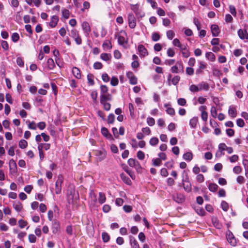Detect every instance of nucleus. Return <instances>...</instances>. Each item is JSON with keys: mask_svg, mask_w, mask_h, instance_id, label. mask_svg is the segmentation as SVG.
<instances>
[{"mask_svg": "<svg viewBox=\"0 0 248 248\" xmlns=\"http://www.w3.org/2000/svg\"><path fill=\"white\" fill-rule=\"evenodd\" d=\"M171 72L173 73H179L184 72V66L181 61L177 62L176 64L171 68Z\"/></svg>", "mask_w": 248, "mask_h": 248, "instance_id": "1", "label": "nucleus"}, {"mask_svg": "<svg viewBox=\"0 0 248 248\" xmlns=\"http://www.w3.org/2000/svg\"><path fill=\"white\" fill-rule=\"evenodd\" d=\"M226 236L228 242L231 246H235L236 245V239L232 232L228 230L226 232Z\"/></svg>", "mask_w": 248, "mask_h": 248, "instance_id": "2", "label": "nucleus"}, {"mask_svg": "<svg viewBox=\"0 0 248 248\" xmlns=\"http://www.w3.org/2000/svg\"><path fill=\"white\" fill-rule=\"evenodd\" d=\"M128 25L131 29H134L136 26L135 17L132 13H129L128 15Z\"/></svg>", "mask_w": 248, "mask_h": 248, "instance_id": "3", "label": "nucleus"}, {"mask_svg": "<svg viewBox=\"0 0 248 248\" xmlns=\"http://www.w3.org/2000/svg\"><path fill=\"white\" fill-rule=\"evenodd\" d=\"M94 155L97 156V160L101 161L106 157V152L105 151L95 150L94 151Z\"/></svg>", "mask_w": 248, "mask_h": 248, "instance_id": "4", "label": "nucleus"}, {"mask_svg": "<svg viewBox=\"0 0 248 248\" xmlns=\"http://www.w3.org/2000/svg\"><path fill=\"white\" fill-rule=\"evenodd\" d=\"M206 108L205 106H202L199 108L200 110L201 111L202 119L204 122H206L208 118V113L206 111Z\"/></svg>", "mask_w": 248, "mask_h": 248, "instance_id": "5", "label": "nucleus"}, {"mask_svg": "<svg viewBox=\"0 0 248 248\" xmlns=\"http://www.w3.org/2000/svg\"><path fill=\"white\" fill-rule=\"evenodd\" d=\"M82 29L84 33L88 36L90 32L91 31V27L89 23L87 21H84L81 25Z\"/></svg>", "mask_w": 248, "mask_h": 248, "instance_id": "6", "label": "nucleus"}, {"mask_svg": "<svg viewBox=\"0 0 248 248\" xmlns=\"http://www.w3.org/2000/svg\"><path fill=\"white\" fill-rule=\"evenodd\" d=\"M138 50L141 57H144L148 55L147 49L143 45H139L138 47Z\"/></svg>", "mask_w": 248, "mask_h": 248, "instance_id": "7", "label": "nucleus"}, {"mask_svg": "<svg viewBox=\"0 0 248 248\" xmlns=\"http://www.w3.org/2000/svg\"><path fill=\"white\" fill-rule=\"evenodd\" d=\"M62 181V178L59 176L55 183V193L56 194H59L61 192V185Z\"/></svg>", "mask_w": 248, "mask_h": 248, "instance_id": "8", "label": "nucleus"}, {"mask_svg": "<svg viewBox=\"0 0 248 248\" xmlns=\"http://www.w3.org/2000/svg\"><path fill=\"white\" fill-rule=\"evenodd\" d=\"M9 168L11 173L12 174H15L17 171V166L16 162L11 159L9 161Z\"/></svg>", "mask_w": 248, "mask_h": 248, "instance_id": "9", "label": "nucleus"}, {"mask_svg": "<svg viewBox=\"0 0 248 248\" xmlns=\"http://www.w3.org/2000/svg\"><path fill=\"white\" fill-rule=\"evenodd\" d=\"M60 229L59 221L56 219L53 221L52 223V230L53 233H57Z\"/></svg>", "mask_w": 248, "mask_h": 248, "instance_id": "10", "label": "nucleus"}, {"mask_svg": "<svg viewBox=\"0 0 248 248\" xmlns=\"http://www.w3.org/2000/svg\"><path fill=\"white\" fill-rule=\"evenodd\" d=\"M100 103H103L104 102L107 101H111L112 99V96L111 94L107 93L103 94H100Z\"/></svg>", "mask_w": 248, "mask_h": 248, "instance_id": "11", "label": "nucleus"}, {"mask_svg": "<svg viewBox=\"0 0 248 248\" xmlns=\"http://www.w3.org/2000/svg\"><path fill=\"white\" fill-rule=\"evenodd\" d=\"M211 30L212 31V35L214 37H217L220 33V30L217 25L213 24L211 26Z\"/></svg>", "mask_w": 248, "mask_h": 248, "instance_id": "12", "label": "nucleus"}, {"mask_svg": "<svg viewBox=\"0 0 248 248\" xmlns=\"http://www.w3.org/2000/svg\"><path fill=\"white\" fill-rule=\"evenodd\" d=\"M199 66L198 68L196 71V74L200 75L202 73V70L205 69L206 67V64L202 61L199 62Z\"/></svg>", "mask_w": 248, "mask_h": 248, "instance_id": "13", "label": "nucleus"}, {"mask_svg": "<svg viewBox=\"0 0 248 248\" xmlns=\"http://www.w3.org/2000/svg\"><path fill=\"white\" fill-rule=\"evenodd\" d=\"M59 21V17L57 16H51L50 21L49 23V25L51 28H54L57 25Z\"/></svg>", "mask_w": 248, "mask_h": 248, "instance_id": "14", "label": "nucleus"}, {"mask_svg": "<svg viewBox=\"0 0 248 248\" xmlns=\"http://www.w3.org/2000/svg\"><path fill=\"white\" fill-rule=\"evenodd\" d=\"M228 113L232 118H235L237 116V110L235 107L231 106L229 107Z\"/></svg>", "mask_w": 248, "mask_h": 248, "instance_id": "15", "label": "nucleus"}, {"mask_svg": "<svg viewBox=\"0 0 248 248\" xmlns=\"http://www.w3.org/2000/svg\"><path fill=\"white\" fill-rule=\"evenodd\" d=\"M183 181L186 183V184L183 183V187L185 190L187 192H190L191 191V185L188 178H186V180H183Z\"/></svg>", "mask_w": 248, "mask_h": 248, "instance_id": "16", "label": "nucleus"}, {"mask_svg": "<svg viewBox=\"0 0 248 248\" xmlns=\"http://www.w3.org/2000/svg\"><path fill=\"white\" fill-rule=\"evenodd\" d=\"M238 35L241 39H248V33L246 30L243 31L242 29H239L238 31Z\"/></svg>", "mask_w": 248, "mask_h": 248, "instance_id": "17", "label": "nucleus"}, {"mask_svg": "<svg viewBox=\"0 0 248 248\" xmlns=\"http://www.w3.org/2000/svg\"><path fill=\"white\" fill-rule=\"evenodd\" d=\"M122 166L123 169L130 176L132 179H133L135 177L134 172L132 170H129L128 167L126 165L123 164Z\"/></svg>", "mask_w": 248, "mask_h": 248, "instance_id": "18", "label": "nucleus"}, {"mask_svg": "<svg viewBox=\"0 0 248 248\" xmlns=\"http://www.w3.org/2000/svg\"><path fill=\"white\" fill-rule=\"evenodd\" d=\"M120 177L121 179L123 180V181L127 184V185H131L132 184L131 180L129 179V178L124 173H122L120 174Z\"/></svg>", "mask_w": 248, "mask_h": 248, "instance_id": "19", "label": "nucleus"}, {"mask_svg": "<svg viewBox=\"0 0 248 248\" xmlns=\"http://www.w3.org/2000/svg\"><path fill=\"white\" fill-rule=\"evenodd\" d=\"M73 75L78 79L81 78V73L79 69L77 67H73L72 69Z\"/></svg>", "mask_w": 248, "mask_h": 248, "instance_id": "20", "label": "nucleus"}, {"mask_svg": "<svg viewBox=\"0 0 248 248\" xmlns=\"http://www.w3.org/2000/svg\"><path fill=\"white\" fill-rule=\"evenodd\" d=\"M198 86H199L200 91H201V90L208 91L209 89V85L206 82H204V81L202 82L198 85Z\"/></svg>", "mask_w": 248, "mask_h": 248, "instance_id": "21", "label": "nucleus"}, {"mask_svg": "<svg viewBox=\"0 0 248 248\" xmlns=\"http://www.w3.org/2000/svg\"><path fill=\"white\" fill-rule=\"evenodd\" d=\"M131 248H140L138 241L133 237H130Z\"/></svg>", "mask_w": 248, "mask_h": 248, "instance_id": "22", "label": "nucleus"}, {"mask_svg": "<svg viewBox=\"0 0 248 248\" xmlns=\"http://www.w3.org/2000/svg\"><path fill=\"white\" fill-rule=\"evenodd\" d=\"M90 198L91 199V202L93 204H95L97 202L96 195L95 194L93 190H91L90 193Z\"/></svg>", "mask_w": 248, "mask_h": 248, "instance_id": "23", "label": "nucleus"}, {"mask_svg": "<svg viewBox=\"0 0 248 248\" xmlns=\"http://www.w3.org/2000/svg\"><path fill=\"white\" fill-rule=\"evenodd\" d=\"M212 223L215 227L217 229H220L222 227L221 224L219 222L218 219L216 217L213 218L212 219Z\"/></svg>", "mask_w": 248, "mask_h": 248, "instance_id": "24", "label": "nucleus"}, {"mask_svg": "<svg viewBox=\"0 0 248 248\" xmlns=\"http://www.w3.org/2000/svg\"><path fill=\"white\" fill-rule=\"evenodd\" d=\"M106 201V195L103 192L99 193L98 202L100 204H103Z\"/></svg>", "mask_w": 248, "mask_h": 248, "instance_id": "25", "label": "nucleus"}, {"mask_svg": "<svg viewBox=\"0 0 248 248\" xmlns=\"http://www.w3.org/2000/svg\"><path fill=\"white\" fill-rule=\"evenodd\" d=\"M101 134L107 138H110L112 137L111 135L109 133L108 130L106 127H102L101 129Z\"/></svg>", "mask_w": 248, "mask_h": 248, "instance_id": "26", "label": "nucleus"}, {"mask_svg": "<svg viewBox=\"0 0 248 248\" xmlns=\"http://www.w3.org/2000/svg\"><path fill=\"white\" fill-rule=\"evenodd\" d=\"M13 207L17 212H20L23 208V205L21 202H14Z\"/></svg>", "mask_w": 248, "mask_h": 248, "instance_id": "27", "label": "nucleus"}, {"mask_svg": "<svg viewBox=\"0 0 248 248\" xmlns=\"http://www.w3.org/2000/svg\"><path fill=\"white\" fill-rule=\"evenodd\" d=\"M198 122V118L197 117H194L190 119L189 122V124L192 128H195L197 126Z\"/></svg>", "mask_w": 248, "mask_h": 248, "instance_id": "28", "label": "nucleus"}, {"mask_svg": "<svg viewBox=\"0 0 248 248\" xmlns=\"http://www.w3.org/2000/svg\"><path fill=\"white\" fill-rule=\"evenodd\" d=\"M218 186L215 183H210L208 186L209 190L213 192H216L218 189Z\"/></svg>", "mask_w": 248, "mask_h": 248, "instance_id": "29", "label": "nucleus"}, {"mask_svg": "<svg viewBox=\"0 0 248 248\" xmlns=\"http://www.w3.org/2000/svg\"><path fill=\"white\" fill-rule=\"evenodd\" d=\"M183 158L188 161H190L193 158V154L191 152H186L183 155Z\"/></svg>", "mask_w": 248, "mask_h": 248, "instance_id": "30", "label": "nucleus"}, {"mask_svg": "<svg viewBox=\"0 0 248 248\" xmlns=\"http://www.w3.org/2000/svg\"><path fill=\"white\" fill-rule=\"evenodd\" d=\"M205 57L208 60L212 62L214 61L216 59L215 55L211 52H206L205 54Z\"/></svg>", "mask_w": 248, "mask_h": 248, "instance_id": "31", "label": "nucleus"}, {"mask_svg": "<svg viewBox=\"0 0 248 248\" xmlns=\"http://www.w3.org/2000/svg\"><path fill=\"white\" fill-rule=\"evenodd\" d=\"M47 66L49 69H53L55 66L54 62L51 58H49L47 61Z\"/></svg>", "mask_w": 248, "mask_h": 248, "instance_id": "32", "label": "nucleus"}, {"mask_svg": "<svg viewBox=\"0 0 248 248\" xmlns=\"http://www.w3.org/2000/svg\"><path fill=\"white\" fill-rule=\"evenodd\" d=\"M102 47L104 49H109L112 48V46L110 41H105L102 44Z\"/></svg>", "mask_w": 248, "mask_h": 248, "instance_id": "33", "label": "nucleus"}, {"mask_svg": "<svg viewBox=\"0 0 248 248\" xmlns=\"http://www.w3.org/2000/svg\"><path fill=\"white\" fill-rule=\"evenodd\" d=\"M102 238L104 243H107L109 240L110 236L107 232H103L102 233Z\"/></svg>", "mask_w": 248, "mask_h": 248, "instance_id": "34", "label": "nucleus"}, {"mask_svg": "<svg viewBox=\"0 0 248 248\" xmlns=\"http://www.w3.org/2000/svg\"><path fill=\"white\" fill-rule=\"evenodd\" d=\"M111 58V54H108V53H104L100 55V58L105 61H108Z\"/></svg>", "mask_w": 248, "mask_h": 248, "instance_id": "35", "label": "nucleus"}, {"mask_svg": "<svg viewBox=\"0 0 248 248\" xmlns=\"http://www.w3.org/2000/svg\"><path fill=\"white\" fill-rule=\"evenodd\" d=\"M159 142V140L156 137L152 138L149 141V143L151 145L155 146Z\"/></svg>", "mask_w": 248, "mask_h": 248, "instance_id": "36", "label": "nucleus"}, {"mask_svg": "<svg viewBox=\"0 0 248 248\" xmlns=\"http://www.w3.org/2000/svg\"><path fill=\"white\" fill-rule=\"evenodd\" d=\"M115 121V115L113 113H110L108 116L107 122L108 124H112Z\"/></svg>", "mask_w": 248, "mask_h": 248, "instance_id": "37", "label": "nucleus"}, {"mask_svg": "<svg viewBox=\"0 0 248 248\" xmlns=\"http://www.w3.org/2000/svg\"><path fill=\"white\" fill-rule=\"evenodd\" d=\"M19 147L21 149H25L28 145V142L25 140H21L19 141Z\"/></svg>", "mask_w": 248, "mask_h": 248, "instance_id": "38", "label": "nucleus"}, {"mask_svg": "<svg viewBox=\"0 0 248 248\" xmlns=\"http://www.w3.org/2000/svg\"><path fill=\"white\" fill-rule=\"evenodd\" d=\"M118 42L120 45L124 46V44L127 43V41L124 36L119 35L118 37Z\"/></svg>", "mask_w": 248, "mask_h": 248, "instance_id": "39", "label": "nucleus"}, {"mask_svg": "<svg viewBox=\"0 0 248 248\" xmlns=\"http://www.w3.org/2000/svg\"><path fill=\"white\" fill-rule=\"evenodd\" d=\"M0 44L4 51H8L9 50V45L7 41L1 40Z\"/></svg>", "mask_w": 248, "mask_h": 248, "instance_id": "40", "label": "nucleus"}, {"mask_svg": "<svg viewBox=\"0 0 248 248\" xmlns=\"http://www.w3.org/2000/svg\"><path fill=\"white\" fill-rule=\"evenodd\" d=\"M152 161H153V165L154 166H159L162 164V161H161L160 158H159L153 159Z\"/></svg>", "mask_w": 248, "mask_h": 248, "instance_id": "41", "label": "nucleus"}, {"mask_svg": "<svg viewBox=\"0 0 248 248\" xmlns=\"http://www.w3.org/2000/svg\"><path fill=\"white\" fill-rule=\"evenodd\" d=\"M11 38L12 41L14 43H16L19 40V35L18 33L14 32L12 34Z\"/></svg>", "mask_w": 248, "mask_h": 248, "instance_id": "42", "label": "nucleus"}, {"mask_svg": "<svg viewBox=\"0 0 248 248\" xmlns=\"http://www.w3.org/2000/svg\"><path fill=\"white\" fill-rule=\"evenodd\" d=\"M160 38V36L158 32H154L152 35V39L154 42L158 41Z\"/></svg>", "mask_w": 248, "mask_h": 248, "instance_id": "43", "label": "nucleus"}, {"mask_svg": "<svg viewBox=\"0 0 248 248\" xmlns=\"http://www.w3.org/2000/svg\"><path fill=\"white\" fill-rule=\"evenodd\" d=\"M62 15L65 19H68L69 17L70 12L68 9H64L62 11Z\"/></svg>", "mask_w": 248, "mask_h": 248, "instance_id": "44", "label": "nucleus"}, {"mask_svg": "<svg viewBox=\"0 0 248 248\" xmlns=\"http://www.w3.org/2000/svg\"><path fill=\"white\" fill-rule=\"evenodd\" d=\"M93 75L92 74H88L87 75L88 83L91 86H93L94 84V82L93 78Z\"/></svg>", "mask_w": 248, "mask_h": 248, "instance_id": "45", "label": "nucleus"}, {"mask_svg": "<svg viewBox=\"0 0 248 248\" xmlns=\"http://www.w3.org/2000/svg\"><path fill=\"white\" fill-rule=\"evenodd\" d=\"M101 94H103L105 93H108V89L106 85H102L100 86Z\"/></svg>", "mask_w": 248, "mask_h": 248, "instance_id": "46", "label": "nucleus"}, {"mask_svg": "<svg viewBox=\"0 0 248 248\" xmlns=\"http://www.w3.org/2000/svg\"><path fill=\"white\" fill-rule=\"evenodd\" d=\"M189 90L191 92H199V88L198 86H196L195 85L192 84L190 85L189 87Z\"/></svg>", "mask_w": 248, "mask_h": 248, "instance_id": "47", "label": "nucleus"}, {"mask_svg": "<svg viewBox=\"0 0 248 248\" xmlns=\"http://www.w3.org/2000/svg\"><path fill=\"white\" fill-rule=\"evenodd\" d=\"M119 83V80L117 77H113L110 80V84L113 86H117Z\"/></svg>", "mask_w": 248, "mask_h": 248, "instance_id": "48", "label": "nucleus"}, {"mask_svg": "<svg viewBox=\"0 0 248 248\" xmlns=\"http://www.w3.org/2000/svg\"><path fill=\"white\" fill-rule=\"evenodd\" d=\"M78 35L79 33L78 31L75 29H73L72 30H71L70 33L69 34L70 36L72 37L73 38H75Z\"/></svg>", "mask_w": 248, "mask_h": 248, "instance_id": "49", "label": "nucleus"}, {"mask_svg": "<svg viewBox=\"0 0 248 248\" xmlns=\"http://www.w3.org/2000/svg\"><path fill=\"white\" fill-rule=\"evenodd\" d=\"M137 156L139 159L142 160L145 157L144 153L142 151H139L137 153Z\"/></svg>", "mask_w": 248, "mask_h": 248, "instance_id": "50", "label": "nucleus"}, {"mask_svg": "<svg viewBox=\"0 0 248 248\" xmlns=\"http://www.w3.org/2000/svg\"><path fill=\"white\" fill-rule=\"evenodd\" d=\"M175 33L172 30H169L167 31V36L168 38L170 40H172V38L174 37Z\"/></svg>", "mask_w": 248, "mask_h": 248, "instance_id": "51", "label": "nucleus"}, {"mask_svg": "<svg viewBox=\"0 0 248 248\" xmlns=\"http://www.w3.org/2000/svg\"><path fill=\"white\" fill-rule=\"evenodd\" d=\"M221 206L222 210L224 211H227L229 209V204L225 201H222L221 202Z\"/></svg>", "mask_w": 248, "mask_h": 248, "instance_id": "52", "label": "nucleus"}, {"mask_svg": "<svg viewBox=\"0 0 248 248\" xmlns=\"http://www.w3.org/2000/svg\"><path fill=\"white\" fill-rule=\"evenodd\" d=\"M18 223L19 227L21 229L24 228L28 224L27 221L23 219L19 220Z\"/></svg>", "mask_w": 248, "mask_h": 248, "instance_id": "53", "label": "nucleus"}, {"mask_svg": "<svg viewBox=\"0 0 248 248\" xmlns=\"http://www.w3.org/2000/svg\"><path fill=\"white\" fill-rule=\"evenodd\" d=\"M180 80V77L179 76H175L171 80V82L174 85H176Z\"/></svg>", "mask_w": 248, "mask_h": 248, "instance_id": "54", "label": "nucleus"}, {"mask_svg": "<svg viewBox=\"0 0 248 248\" xmlns=\"http://www.w3.org/2000/svg\"><path fill=\"white\" fill-rule=\"evenodd\" d=\"M97 92L96 91H93L91 93V97L94 103H95L97 98Z\"/></svg>", "mask_w": 248, "mask_h": 248, "instance_id": "55", "label": "nucleus"}, {"mask_svg": "<svg viewBox=\"0 0 248 248\" xmlns=\"http://www.w3.org/2000/svg\"><path fill=\"white\" fill-rule=\"evenodd\" d=\"M196 180L200 183L203 182L204 181V176L202 174H198L196 177Z\"/></svg>", "mask_w": 248, "mask_h": 248, "instance_id": "56", "label": "nucleus"}, {"mask_svg": "<svg viewBox=\"0 0 248 248\" xmlns=\"http://www.w3.org/2000/svg\"><path fill=\"white\" fill-rule=\"evenodd\" d=\"M103 105L104 109L106 111H108L110 110L111 108V105L110 103H108L107 102H104L103 103H101Z\"/></svg>", "mask_w": 248, "mask_h": 248, "instance_id": "57", "label": "nucleus"}, {"mask_svg": "<svg viewBox=\"0 0 248 248\" xmlns=\"http://www.w3.org/2000/svg\"><path fill=\"white\" fill-rule=\"evenodd\" d=\"M29 241L30 243H35L36 241V237L33 234H30L28 236Z\"/></svg>", "mask_w": 248, "mask_h": 248, "instance_id": "58", "label": "nucleus"}, {"mask_svg": "<svg viewBox=\"0 0 248 248\" xmlns=\"http://www.w3.org/2000/svg\"><path fill=\"white\" fill-rule=\"evenodd\" d=\"M236 124L238 126L243 127L245 125V122L242 119L239 118L236 120Z\"/></svg>", "mask_w": 248, "mask_h": 248, "instance_id": "59", "label": "nucleus"}, {"mask_svg": "<svg viewBox=\"0 0 248 248\" xmlns=\"http://www.w3.org/2000/svg\"><path fill=\"white\" fill-rule=\"evenodd\" d=\"M147 123L149 126H153L155 124V120L153 118L148 117L147 119Z\"/></svg>", "mask_w": 248, "mask_h": 248, "instance_id": "60", "label": "nucleus"}, {"mask_svg": "<svg viewBox=\"0 0 248 248\" xmlns=\"http://www.w3.org/2000/svg\"><path fill=\"white\" fill-rule=\"evenodd\" d=\"M167 55L169 57H173L175 55V51L172 48H169L167 51Z\"/></svg>", "mask_w": 248, "mask_h": 248, "instance_id": "61", "label": "nucleus"}, {"mask_svg": "<svg viewBox=\"0 0 248 248\" xmlns=\"http://www.w3.org/2000/svg\"><path fill=\"white\" fill-rule=\"evenodd\" d=\"M93 68L95 69H101L103 67V64L100 62H95L93 65Z\"/></svg>", "mask_w": 248, "mask_h": 248, "instance_id": "62", "label": "nucleus"}, {"mask_svg": "<svg viewBox=\"0 0 248 248\" xmlns=\"http://www.w3.org/2000/svg\"><path fill=\"white\" fill-rule=\"evenodd\" d=\"M239 159V156L236 155H234L230 157L229 160L231 163H234L237 161Z\"/></svg>", "mask_w": 248, "mask_h": 248, "instance_id": "63", "label": "nucleus"}, {"mask_svg": "<svg viewBox=\"0 0 248 248\" xmlns=\"http://www.w3.org/2000/svg\"><path fill=\"white\" fill-rule=\"evenodd\" d=\"M129 79L130 84L132 85H136L137 84V78L135 75L131 77Z\"/></svg>", "mask_w": 248, "mask_h": 248, "instance_id": "64", "label": "nucleus"}]
</instances>
